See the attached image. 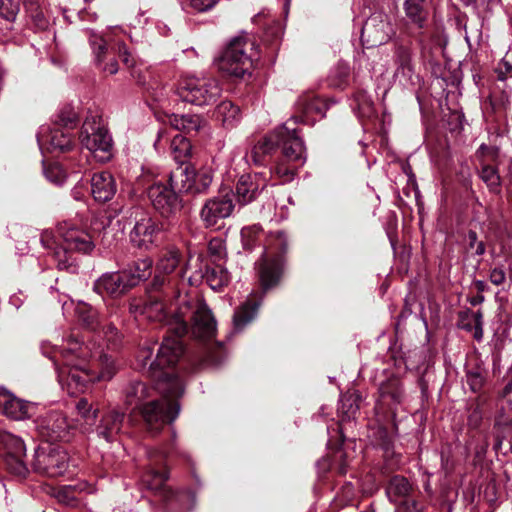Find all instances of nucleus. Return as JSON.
Segmentation results:
<instances>
[{
  "mask_svg": "<svg viewBox=\"0 0 512 512\" xmlns=\"http://www.w3.org/2000/svg\"><path fill=\"white\" fill-rule=\"evenodd\" d=\"M356 110L361 118H370L374 114V105L371 97L364 91L358 92L354 98Z\"/></svg>",
  "mask_w": 512,
  "mask_h": 512,
  "instance_id": "47",
  "label": "nucleus"
},
{
  "mask_svg": "<svg viewBox=\"0 0 512 512\" xmlns=\"http://www.w3.org/2000/svg\"><path fill=\"white\" fill-rule=\"evenodd\" d=\"M297 109L303 116H293L287 122H291V127L295 128L298 122H309V117L317 114L323 117L325 115V105L318 97L308 94L301 96L297 101Z\"/></svg>",
  "mask_w": 512,
  "mask_h": 512,
  "instance_id": "27",
  "label": "nucleus"
},
{
  "mask_svg": "<svg viewBox=\"0 0 512 512\" xmlns=\"http://www.w3.org/2000/svg\"><path fill=\"white\" fill-rule=\"evenodd\" d=\"M282 148V154L289 160L303 161V140L297 134L296 128L291 127V122H285L273 132L259 140L249 152L246 153L247 162L254 165H262L265 157L271 154L276 147Z\"/></svg>",
  "mask_w": 512,
  "mask_h": 512,
  "instance_id": "5",
  "label": "nucleus"
},
{
  "mask_svg": "<svg viewBox=\"0 0 512 512\" xmlns=\"http://www.w3.org/2000/svg\"><path fill=\"white\" fill-rule=\"evenodd\" d=\"M396 63L398 65L396 73L403 76H409L412 72L411 52L408 48L400 46L396 50Z\"/></svg>",
  "mask_w": 512,
  "mask_h": 512,
  "instance_id": "48",
  "label": "nucleus"
},
{
  "mask_svg": "<svg viewBox=\"0 0 512 512\" xmlns=\"http://www.w3.org/2000/svg\"><path fill=\"white\" fill-rule=\"evenodd\" d=\"M25 454H6L5 464L10 473L25 477L28 474V468L23 460Z\"/></svg>",
  "mask_w": 512,
  "mask_h": 512,
  "instance_id": "46",
  "label": "nucleus"
},
{
  "mask_svg": "<svg viewBox=\"0 0 512 512\" xmlns=\"http://www.w3.org/2000/svg\"><path fill=\"white\" fill-rule=\"evenodd\" d=\"M288 239L284 232H271L264 245L259 266V278L264 290L277 285L283 272L282 255L287 251Z\"/></svg>",
  "mask_w": 512,
  "mask_h": 512,
  "instance_id": "6",
  "label": "nucleus"
},
{
  "mask_svg": "<svg viewBox=\"0 0 512 512\" xmlns=\"http://www.w3.org/2000/svg\"><path fill=\"white\" fill-rule=\"evenodd\" d=\"M188 323L192 335L202 341L212 339L216 334V320L206 305L200 299L183 301L174 312V317L169 321L170 331L178 338L187 333Z\"/></svg>",
  "mask_w": 512,
  "mask_h": 512,
  "instance_id": "4",
  "label": "nucleus"
},
{
  "mask_svg": "<svg viewBox=\"0 0 512 512\" xmlns=\"http://www.w3.org/2000/svg\"><path fill=\"white\" fill-rule=\"evenodd\" d=\"M498 405L497 423L501 425L512 424V384L505 386Z\"/></svg>",
  "mask_w": 512,
  "mask_h": 512,
  "instance_id": "36",
  "label": "nucleus"
},
{
  "mask_svg": "<svg viewBox=\"0 0 512 512\" xmlns=\"http://www.w3.org/2000/svg\"><path fill=\"white\" fill-rule=\"evenodd\" d=\"M187 12H205L212 9L218 0H178Z\"/></svg>",
  "mask_w": 512,
  "mask_h": 512,
  "instance_id": "49",
  "label": "nucleus"
},
{
  "mask_svg": "<svg viewBox=\"0 0 512 512\" xmlns=\"http://www.w3.org/2000/svg\"><path fill=\"white\" fill-rule=\"evenodd\" d=\"M193 177H195V168L191 164L182 163L170 172L168 183L178 193H191V189L195 187L191 182Z\"/></svg>",
  "mask_w": 512,
  "mask_h": 512,
  "instance_id": "29",
  "label": "nucleus"
},
{
  "mask_svg": "<svg viewBox=\"0 0 512 512\" xmlns=\"http://www.w3.org/2000/svg\"><path fill=\"white\" fill-rule=\"evenodd\" d=\"M76 410L84 424L89 427L95 424L98 416V408L89 403L86 398H81L77 401Z\"/></svg>",
  "mask_w": 512,
  "mask_h": 512,
  "instance_id": "43",
  "label": "nucleus"
},
{
  "mask_svg": "<svg viewBox=\"0 0 512 512\" xmlns=\"http://www.w3.org/2000/svg\"><path fill=\"white\" fill-rule=\"evenodd\" d=\"M132 284L124 271L105 273L98 278L93 285V290L103 296L119 297L126 293Z\"/></svg>",
  "mask_w": 512,
  "mask_h": 512,
  "instance_id": "20",
  "label": "nucleus"
},
{
  "mask_svg": "<svg viewBox=\"0 0 512 512\" xmlns=\"http://www.w3.org/2000/svg\"><path fill=\"white\" fill-rule=\"evenodd\" d=\"M125 413L112 409L105 413L100 423L96 426V434L106 442H114L122 433L124 427Z\"/></svg>",
  "mask_w": 512,
  "mask_h": 512,
  "instance_id": "24",
  "label": "nucleus"
},
{
  "mask_svg": "<svg viewBox=\"0 0 512 512\" xmlns=\"http://www.w3.org/2000/svg\"><path fill=\"white\" fill-rule=\"evenodd\" d=\"M130 312L136 318L141 316L149 321L165 323L169 328V321L174 317H168L166 306L158 296H150L143 304L131 303Z\"/></svg>",
  "mask_w": 512,
  "mask_h": 512,
  "instance_id": "22",
  "label": "nucleus"
},
{
  "mask_svg": "<svg viewBox=\"0 0 512 512\" xmlns=\"http://www.w3.org/2000/svg\"><path fill=\"white\" fill-rule=\"evenodd\" d=\"M284 159L277 162L273 170L274 174L279 177L282 182H290L294 179L297 169L305 163V147L303 146V161L289 160L285 156Z\"/></svg>",
  "mask_w": 512,
  "mask_h": 512,
  "instance_id": "35",
  "label": "nucleus"
},
{
  "mask_svg": "<svg viewBox=\"0 0 512 512\" xmlns=\"http://www.w3.org/2000/svg\"><path fill=\"white\" fill-rule=\"evenodd\" d=\"M119 55L122 59V62L126 65H131L130 63V54L129 52L127 51V48L124 44H119Z\"/></svg>",
  "mask_w": 512,
  "mask_h": 512,
  "instance_id": "63",
  "label": "nucleus"
},
{
  "mask_svg": "<svg viewBox=\"0 0 512 512\" xmlns=\"http://www.w3.org/2000/svg\"><path fill=\"white\" fill-rule=\"evenodd\" d=\"M34 424L39 436L47 442L69 439L71 425L68 423L66 416L60 411H49L37 416Z\"/></svg>",
  "mask_w": 512,
  "mask_h": 512,
  "instance_id": "16",
  "label": "nucleus"
},
{
  "mask_svg": "<svg viewBox=\"0 0 512 512\" xmlns=\"http://www.w3.org/2000/svg\"><path fill=\"white\" fill-rule=\"evenodd\" d=\"M176 94L183 102L204 107L216 103L222 87L215 78L191 76L180 80Z\"/></svg>",
  "mask_w": 512,
  "mask_h": 512,
  "instance_id": "9",
  "label": "nucleus"
},
{
  "mask_svg": "<svg viewBox=\"0 0 512 512\" xmlns=\"http://www.w3.org/2000/svg\"><path fill=\"white\" fill-rule=\"evenodd\" d=\"M483 418V410L482 407L479 404H476L473 406L470 410L469 416H468V424L472 428H477Z\"/></svg>",
  "mask_w": 512,
  "mask_h": 512,
  "instance_id": "55",
  "label": "nucleus"
},
{
  "mask_svg": "<svg viewBox=\"0 0 512 512\" xmlns=\"http://www.w3.org/2000/svg\"><path fill=\"white\" fill-rule=\"evenodd\" d=\"M41 242L52 251L57 268L71 272L76 271L74 253L89 254L95 248L93 236L72 221L59 223L55 233L45 232Z\"/></svg>",
  "mask_w": 512,
  "mask_h": 512,
  "instance_id": "3",
  "label": "nucleus"
},
{
  "mask_svg": "<svg viewBox=\"0 0 512 512\" xmlns=\"http://www.w3.org/2000/svg\"><path fill=\"white\" fill-rule=\"evenodd\" d=\"M486 370L481 366L469 367L466 371V383L471 391L478 392L486 380Z\"/></svg>",
  "mask_w": 512,
  "mask_h": 512,
  "instance_id": "44",
  "label": "nucleus"
},
{
  "mask_svg": "<svg viewBox=\"0 0 512 512\" xmlns=\"http://www.w3.org/2000/svg\"><path fill=\"white\" fill-rule=\"evenodd\" d=\"M183 121L185 124L183 131L188 133L199 131L205 123L202 117L196 114H185Z\"/></svg>",
  "mask_w": 512,
  "mask_h": 512,
  "instance_id": "54",
  "label": "nucleus"
},
{
  "mask_svg": "<svg viewBox=\"0 0 512 512\" xmlns=\"http://www.w3.org/2000/svg\"><path fill=\"white\" fill-rule=\"evenodd\" d=\"M350 67L347 63L340 61L330 71L328 76L329 85L335 88H344L349 82Z\"/></svg>",
  "mask_w": 512,
  "mask_h": 512,
  "instance_id": "40",
  "label": "nucleus"
},
{
  "mask_svg": "<svg viewBox=\"0 0 512 512\" xmlns=\"http://www.w3.org/2000/svg\"><path fill=\"white\" fill-rule=\"evenodd\" d=\"M76 122V113L70 109H64L59 114V123L64 127L72 126Z\"/></svg>",
  "mask_w": 512,
  "mask_h": 512,
  "instance_id": "58",
  "label": "nucleus"
},
{
  "mask_svg": "<svg viewBox=\"0 0 512 512\" xmlns=\"http://www.w3.org/2000/svg\"><path fill=\"white\" fill-rule=\"evenodd\" d=\"M184 117H185V114H183V115L172 114V115L168 116V123L176 130L183 131V129L185 127V124L183 121Z\"/></svg>",
  "mask_w": 512,
  "mask_h": 512,
  "instance_id": "60",
  "label": "nucleus"
},
{
  "mask_svg": "<svg viewBox=\"0 0 512 512\" xmlns=\"http://www.w3.org/2000/svg\"><path fill=\"white\" fill-rule=\"evenodd\" d=\"M358 406L353 404V400L351 396H343L340 399V407L339 411L346 414L348 418L354 415L357 411Z\"/></svg>",
  "mask_w": 512,
  "mask_h": 512,
  "instance_id": "56",
  "label": "nucleus"
},
{
  "mask_svg": "<svg viewBox=\"0 0 512 512\" xmlns=\"http://www.w3.org/2000/svg\"><path fill=\"white\" fill-rule=\"evenodd\" d=\"M404 11L406 17L417 27L423 28L428 17L425 0H405Z\"/></svg>",
  "mask_w": 512,
  "mask_h": 512,
  "instance_id": "34",
  "label": "nucleus"
},
{
  "mask_svg": "<svg viewBox=\"0 0 512 512\" xmlns=\"http://www.w3.org/2000/svg\"><path fill=\"white\" fill-rule=\"evenodd\" d=\"M183 393L184 384L178 375L161 373L156 387L131 381L125 389V404L138 410L147 427L157 432L177 418L180 411L177 399Z\"/></svg>",
  "mask_w": 512,
  "mask_h": 512,
  "instance_id": "2",
  "label": "nucleus"
},
{
  "mask_svg": "<svg viewBox=\"0 0 512 512\" xmlns=\"http://www.w3.org/2000/svg\"><path fill=\"white\" fill-rule=\"evenodd\" d=\"M44 174L50 182L57 185H61L66 179V174L58 163L44 165Z\"/></svg>",
  "mask_w": 512,
  "mask_h": 512,
  "instance_id": "51",
  "label": "nucleus"
},
{
  "mask_svg": "<svg viewBox=\"0 0 512 512\" xmlns=\"http://www.w3.org/2000/svg\"><path fill=\"white\" fill-rule=\"evenodd\" d=\"M152 262L150 259H141L134 263L133 267L123 270L132 284L136 286L140 281L147 279L151 274Z\"/></svg>",
  "mask_w": 512,
  "mask_h": 512,
  "instance_id": "38",
  "label": "nucleus"
},
{
  "mask_svg": "<svg viewBox=\"0 0 512 512\" xmlns=\"http://www.w3.org/2000/svg\"><path fill=\"white\" fill-rule=\"evenodd\" d=\"M154 346L155 343L142 346L137 354V363L142 370H147L152 376L159 378L161 373H165V367H172L180 360L184 347L178 338L166 337L153 359Z\"/></svg>",
  "mask_w": 512,
  "mask_h": 512,
  "instance_id": "7",
  "label": "nucleus"
},
{
  "mask_svg": "<svg viewBox=\"0 0 512 512\" xmlns=\"http://www.w3.org/2000/svg\"><path fill=\"white\" fill-rule=\"evenodd\" d=\"M259 303L252 300L244 302L234 313L233 327L235 331H241L256 316Z\"/></svg>",
  "mask_w": 512,
  "mask_h": 512,
  "instance_id": "32",
  "label": "nucleus"
},
{
  "mask_svg": "<svg viewBox=\"0 0 512 512\" xmlns=\"http://www.w3.org/2000/svg\"><path fill=\"white\" fill-rule=\"evenodd\" d=\"M481 179L491 188H496L499 185L500 178L494 167L485 165L480 172Z\"/></svg>",
  "mask_w": 512,
  "mask_h": 512,
  "instance_id": "53",
  "label": "nucleus"
},
{
  "mask_svg": "<svg viewBox=\"0 0 512 512\" xmlns=\"http://www.w3.org/2000/svg\"><path fill=\"white\" fill-rule=\"evenodd\" d=\"M412 486L402 476H394L389 481L386 494L397 505L395 512H422V506L412 497Z\"/></svg>",
  "mask_w": 512,
  "mask_h": 512,
  "instance_id": "17",
  "label": "nucleus"
},
{
  "mask_svg": "<svg viewBox=\"0 0 512 512\" xmlns=\"http://www.w3.org/2000/svg\"><path fill=\"white\" fill-rule=\"evenodd\" d=\"M495 72L498 80L505 81L507 78L512 77V65L505 59H502Z\"/></svg>",
  "mask_w": 512,
  "mask_h": 512,
  "instance_id": "57",
  "label": "nucleus"
},
{
  "mask_svg": "<svg viewBox=\"0 0 512 512\" xmlns=\"http://www.w3.org/2000/svg\"><path fill=\"white\" fill-rule=\"evenodd\" d=\"M0 442L6 449V454H25L26 447L23 440L11 433H2L0 435Z\"/></svg>",
  "mask_w": 512,
  "mask_h": 512,
  "instance_id": "45",
  "label": "nucleus"
},
{
  "mask_svg": "<svg viewBox=\"0 0 512 512\" xmlns=\"http://www.w3.org/2000/svg\"><path fill=\"white\" fill-rule=\"evenodd\" d=\"M489 279L492 284L499 286L506 280V274L502 267H495L491 270Z\"/></svg>",
  "mask_w": 512,
  "mask_h": 512,
  "instance_id": "59",
  "label": "nucleus"
},
{
  "mask_svg": "<svg viewBox=\"0 0 512 512\" xmlns=\"http://www.w3.org/2000/svg\"><path fill=\"white\" fill-rule=\"evenodd\" d=\"M205 279L213 290H219L228 284L230 277L228 271L222 266H213L207 268Z\"/></svg>",
  "mask_w": 512,
  "mask_h": 512,
  "instance_id": "41",
  "label": "nucleus"
},
{
  "mask_svg": "<svg viewBox=\"0 0 512 512\" xmlns=\"http://www.w3.org/2000/svg\"><path fill=\"white\" fill-rule=\"evenodd\" d=\"M88 33L89 44L92 48L95 62L104 72H107L111 75L116 74L118 71V63L114 58L109 59V61L104 64V60L106 59L108 53V48L104 37L95 33L93 30H89Z\"/></svg>",
  "mask_w": 512,
  "mask_h": 512,
  "instance_id": "28",
  "label": "nucleus"
},
{
  "mask_svg": "<svg viewBox=\"0 0 512 512\" xmlns=\"http://www.w3.org/2000/svg\"><path fill=\"white\" fill-rule=\"evenodd\" d=\"M234 205L231 195H221L208 199L200 211V218L205 227L210 228L222 219L229 217Z\"/></svg>",
  "mask_w": 512,
  "mask_h": 512,
  "instance_id": "19",
  "label": "nucleus"
},
{
  "mask_svg": "<svg viewBox=\"0 0 512 512\" xmlns=\"http://www.w3.org/2000/svg\"><path fill=\"white\" fill-rule=\"evenodd\" d=\"M213 117L223 128L232 129L240 123L241 111L230 100H223L216 106Z\"/></svg>",
  "mask_w": 512,
  "mask_h": 512,
  "instance_id": "30",
  "label": "nucleus"
},
{
  "mask_svg": "<svg viewBox=\"0 0 512 512\" xmlns=\"http://www.w3.org/2000/svg\"><path fill=\"white\" fill-rule=\"evenodd\" d=\"M33 469L49 477H57L67 470L68 454L51 444L41 445L35 450Z\"/></svg>",
  "mask_w": 512,
  "mask_h": 512,
  "instance_id": "15",
  "label": "nucleus"
},
{
  "mask_svg": "<svg viewBox=\"0 0 512 512\" xmlns=\"http://www.w3.org/2000/svg\"><path fill=\"white\" fill-rule=\"evenodd\" d=\"M472 320L474 323V327H480L483 326V315L481 311L473 312L472 313Z\"/></svg>",
  "mask_w": 512,
  "mask_h": 512,
  "instance_id": "64",
  "label": "nucleus"
},
{
  "mask_svg": "<svg viewBox=\"0 0 512 512\" xmlns=\"http://www.w3.org/2000/svg\"><path fill=\"white\" fill-rule=\"evenodd\" d=\"M362 38L372 46L386 43L394 34V29L387 15L381 12H375L365 21L362 27Z\"/></svg>",
  "mask_w": 512,
  "mask_h": 512,
  "instance_id": "18",
  "label": "nucleus"
},
{
  "mask_svg": "<svg viewBox=\"0 0 512 512\" xmlns=\"http://www.w3.org/2000/svg\"><path fill=\"white\" fill-rule=\"evenodd\" d=\"M267 185L266 178L260 174L242 175L236 185V194L241 204L255 200Z\"/></svg>",
  "mask_w": 512,
  "mask_h": 512,
  "instance_id": "23",
  "label": "nucleus"
},
{
  "mask_svg": "<svg viewBox=\"0 0 512 512\" xmlns=\"http://www.w3.org/2000/svg\"><path fill=\"white\" fill-rule=\"evenodd\" d=\"M75 313L87 329L95 332L96 337L106 341L108 349L114 350L121 344L122 336L113 323H103L98 311L85 302H79Z\"/></svg>",
  "mask_w": 512,
  "mask_h": 512,
  "instance_id": "12",
  "label": "nucleus"
},
{
  "mask_svg": "<svg viewBox=\"0 0 512 512\" xmlns=\"http://www.w3.org/2000/svg\"><path fill=\"white\" fill-rule=\"evenodd\" d=\"M167 478L168 476L166 472H159L154 468H151L143 476L142 481L148 489L163 492L169 509L180 506L181 512L191 510L195 502L194 494L190 491L174 492L167 489L165 487Z\"/></svg>",
  "mask_w": 512,
  "mask_h": 512,
  "instance_id": "14",
  "label": "nucleus"
},
{
  "mask_svg": "<svg viewBox=\"0 0 512 512\" xmlns=\"http://www.w3.org/2000/svg\"><path fill=\"white\" fill-rule=\"evenodd\" d=\"M125 215L126 225L131 227L130 242L138 248L148 249L159 232L156 221L139 207L129 208Z\"/></svg>",
  "mask_w": 512,
  "mask_h": 512,
  "instance_id": "11",
  "label": "nucleus"
},
{
  "mask_svg": "<svg viewBox=\"0 0 512 512\" xmlns=\"http://www.w3.org/2000/svg\"><path fill=\"white\" fill-rule=\"evenodd\" d=\"M48 343L42 344L44 354L55 363L62 359L63 365L57 368V378L62 389L70 395L84 391L87 383L109 381L118 370L113 357L104 352L100 344H82L76 335L62 336L61 343H55L48 351Z\"/></svg>",
  "mask_w": 512,
  "mask_h": 512,
  "instance_id": "1",
  "label": "nucleus"
},
{
  "mask_svg": "<svg viewBox=\"0 0 512 512\" xmlns=\"http://www.w3.org/2000/svg\"><path fill=\"white\" fill-rule=\"evenodd\" d=\"M80 140L99 162H107L112 157L113 142L107 129L97 116H89L85 119Z\"/></svg>",
  "mask_w": 512,
  "mask_h": 512,
  "instance_id": "10",
  "label": "nucleus"
},
{
  "mask_svg": "<svg viewBox=\"0 0 512 512\" xmlns=\"http://www.w3.org/2000/svg\"><path fill=\"white\" fill-rule=\"evenodd\" d=\"M92 491L93 488L87 482L81 481L60 487L56 493V498L63 504L74 506L78 500V493H90Z\"/></svg>",
  "mask_w": 512,
  "mask_h": 512,
  "instance_id": "31",
  "label": "nucleus"
},
{
  "mask_svg": "<svg viewBox=\"0 0 512 512\" xmlns=\"http://www.w3.org/2000/svg\"><path fill=\"white\" fill-rule=\"evenodd\" d=\"M382 402L390 407L400 404L403 400V388L397 379L389 380L380 387Z\"/></svg>",
  "mask_w": 512,
  "mask_h": 512,
  "instance_id": "33",
  "label": "nucleus"
},
{
  "mask_svg": "<svg viewBox=\"0 0 512 512\" xmlns=\"http://www.w3.org/2000/svg\"><path fill=\"white\" fill-rule=\"evenodd\" d=\"M117 191L114 177L110 172L95 173L91 178V192L98 202L110 201Z\"/></svg>",
  "mask_w": 512,
  "mask_h": 512,
  "instance_id": "26",
  "label": "nucleus"
},
{
  "mask_svg": "<svg viewBox=\"0 0 512 512\" xmlns=\"http://www.w3.org/2000/svg\"><path fill=\"white\" fill-rule=\"evenodd\" d=\"M263 231L259 225L244 227L241 230V240L246 250H252L262 241Z\"/></svg>",
  "mask_w": 512,
  "mask_h": 512,
  "instance_id": "42",
  "label": "nucleus"
},
{
  "mask_svg": "<svg viewBox=\"0 0 512 512\" xmlns=\"http://www.w3.org/2000/svg\"><path fill=\"white\" fill-rule=\"evenodd\" d=\"M255 56L254 41L246 34L236 36L220 58L219 69L231 76L243 77L250 71Z\"/></svg>",
  "mask_w": 512,
  "mask_h": 512,
  "instance_id": "8",
  "label": "nucleus"
},
{
  "mask_svg": "<svg viewBox=\"0 0 512 512\" xmlns=\"http://www.w3.org/2000/svg\"><path fill=\"white\" fill-rule=\"evenodd\" d=\"M147 196L154 210L163 218H174L183 208L182 198L169 183H152L147 190Z\"/></svg>",
  "mask_w": 512,
  "mask_h": 512,
  "instance_id": "13",
  "label": "nucleus"
},
{
  "mask_svg": "<svg viewBox=\"0 0 512 512\" xmlns=\"http://www.w3.org/2000/svg\"><path fill=\"white\" fill-rule=\"evenodd\" d=\"M191 148L190 141L180 134L175 135L171 141V154L179 165L186 163L191 154Z\"/></svg>",
  "mask_w": 512,
  "mask_h": 512,
  "instance_id": "39",
  "label": "nucleus"
},
{
  "mask_svg": "<svg viewBox=\"0 0 512 512\" xmlns=\"http://www.w3.org/2000/svg\"><path fill=\"white\" fill-rule=\"evenodd\" d=\"M488 445L489 444H488V441L486 440V438H483L481 441V444L477 445L474 448L475 458L478 461H481L484 458L487 448H488Z\"/></svg>",
  "mask_w": 512,
  "mask_h": 512,
  "instance_id": "61",
  "label": "nucleus"
},
{
  "mask_svg": "<svg viewBox=\"0 0 512 512\" xmlns=\"http://www.w3.org/2000/svg\"><path fill=\"white\" fill-rule=\"evenodd\" d=\"M180 261L181 254L177 249H167L160 255L156 265V270L159 274L168 275L179 266Z\"/></svg>",
  "mask_w": 512,
  "mask_h": 512,
  "instance_id": "37",
  "label": "nucleus"
},
{
  "mask_svg": "<svg viewBox=\"0 0 512 512\" xmlns=\"http://www.w3.org/2000/svg\"><path fill=\"white\" fill-rule=\"evenodd\" d=\"M0 410L11 419L24 420L36 415L38 406L5 391L0 393Z\"/></svg>",
  "mask_w": 512,
  "mask_h": 512,
  "instance_id": "21",
  "label": "nucleus"
},
{
  "mask_svg": "<svg viewBox=\"0 0 512 512\" xmlns=\"http://www.w3.org/2000/svg\"><path fill=\"white\" fill-rule=\"evenodd\" d=\"M191 180L192 184H195V187L191 189V193H202L210 186L212 175L207 169L195 170V177Z\"/></svg>",
  "mask_w": 512,
  "mask_h": 512,
  "instance_id": "50",
  "label": "nucleus"
},
{
  "mask_svg": "<svg viewBox=\"0 0 512 512\" xmlns=\"http://www.w3.org/2000/svg\"><path fill=\"white\" fill-rule=\"evenodd\" d=\"M25 9L30 12H36L39 8L40 0H19Z\"/></svg>",
  "mask_w": 512,
  "mask_h": 512,
  "instance_id": "62",
  "label": "nucleus"
},
{
  "mask_svg": "<svg viewBox=\"0 0 512 512\" xmlns=\"http://www.w3.org/2000/svg\"><path fill=\"white\" fill-rule=\"evenodd\" d=\"M19 12V3L14 0H0V16L7 21H14Z\"/></svg>",
  "mask_w": 512,
  "mask_h": 512,
  "instance_id": "52",
  "label": "nucleus"
},
{
  "mask_svg": "<svg viewBox=\"0 0 512 512\" xmlns=\"http://www.w3.org/2000/svg\"><path fill=\"white\" fill-rule=\"evenodd\" d=\"M37 142L40 149L49 151H68L71 146V137L62 130L55 128L51 130L48 126H42L37 134Z\"/></svg>",
  "mask_w": 512,
  "mask_h": 512,
  "instance_id": "25",
  "label": "nucleus"
}]
</instances>
